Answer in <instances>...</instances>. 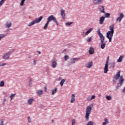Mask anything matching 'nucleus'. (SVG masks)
<instances>
[{"label": "nucleus", "instance_id": "f257e3e1", "mask_svg": "<svg viewBox=\"0 0 125 125\" xmlns=\"http://www.w3.org/2000/svg\"><path fill=\"white\" fill-rule=\"evenodd\" d=\"M119 78H120L119 80V83L120 84L119 86H122V84H123V83L125 82V79H124V77L123 76V75L121 76L120 71H118L117 73L114 76L115 80H113V83H117V81L119 80Z\"/></svg>", "mask_w": 125, "mask_h": 125}, {"label": "nucleus", "instance_id": "f03ea898", "mask_svg": "<svg viewBox=\"0 0 125 125\" xmlns=\"http://www.w3.org/2000/svg\"><path fill=\"white\" fill-rule=\"evenodd\" d=\"M114 24H111L109 27L110 31H108L106 33V38L108 39L109 42H112V38H113V36H114V33L115 32L114 31Z\"/></svg>", "mask_w": 125, "mask_h": 125}, {"label": "nucleus", "instance_id": "7ed1b4c3", "mask_svg": "<svg viewBox=\"0 0 125 125\" xmlns=\"http://www.w3.org/2000/svg\"><path fill=\"white\" fill-rule=\"evenodd\" d=\"M43 18V17L40 16L39 18L37 19L34 20L33 21L30 22L28 24V27H31V26H33V25H35V24H38V23H40L42 20V19Z\"/></svg>", "mask_w": 125, "mask_h": 125}, {"label": "nucleus", "instance_id": "20e7f679", "mask_svg": "<svg viewBox=\"0 0 125 125\" xmlns=\"http://www.w3.org/2000/svg\"><path fill=\"white\" fill-rule=\"evenodd\" d=\"M92 110V108L91 106H88L86 108V114L85 118L87 121H88V119H89V115H90L91 113V111Z\"/></svg>", "mask_w": 125, "mask_h": 125}, {"label": "nucleus", "instance_id": "39448f33", "mask_svg": "<svg viewBox=\"0 0 125 125\" xmlns=\"http://www.w3.org/2000/svg\"><path fill=\"white\" fill-rule=\"evenodd\" d=\"M51 21H54V22L56 23L57 26H58L59 25L58 21H57V20H56V18H55V17H54V16L53 15H51L49 16L47 18V22L49 23L50 22H51Z\"/></svg>", "mask_w": 125, "mask_h": 125}, {"label": "nucleus", "instance_id": "423d86ee", "mask_svg": "<svg viewBox=\"0 0 125 125\" xmlns=\"http://www.w3.org/2000/svg\"><path fill=\"white\" fill-rule=\"evenodd\" d=\"M97 33L100 38L101 42H104V41H105V37H104V36H103V34L101 33L100 29L97 30Z\"/></svg>", "mask_w": 125, "mask_h": 125}, {"label": "nucleus", "instance_id": "0eeeda50", "mask_svg": "<svg viewBox=\"0 0 125 125\" xmlns=\"http://www.w3.org/2000/svg\"><path fill=\"white\" fill-rule=\"evenodd\" d=\"M10 55V52L6 53L3 55L2 58L5 60H7V59L9 58Z\"/></svg>", "mask_w": 125, "mask_h": 125}, {"label": "nucleus", "instance_id": "6e6552de", "mask_svg": "<svg viewBox=\"0 0 125 125\" xmlns=\"http://www.w3.org/2000/svg\"><path fill=\"white\" fill-rule=\"evenodd\" d=\"M61 15L62 16V19L64 20L66 17V14H65V11L63 9H61Z\"/></svg>", "mask_w": 125, "mask_h": 125}, {"label": "nucleus", "instance_id": "1a4fd4ad", "mask_svg": "<svg viewBox=\"0 0 125 125\" xmlns=\"http://www.w3.org/2000/svg\"><path fill=\"white\" fill-rule=\"evenodd\" d=\"M93 3L95 5L97 4H101L103 2V0H93Z\"/></svg>", "mask_w": 125, "mask_h": 125}, {"label": "nucleus", "instance_id": "9d476101", "mask_svg": "<svg viewBox=\"0 0 125 125\" xmlns=\"http://www.w3.org/2000/svg\"><path fill=\"white\" fill-rule=\"evenodd\" d=\"M119 14L120 16L116 19V21L121 22V21H122V19L124 18V14L120 13Z\"/></svg>", "mask_w": 125, "mask_h": 125}, {"label": "nucleus", "instance_id": "9b49d317", "mask_svg": "<svg viewBox=\"0 0 125 125\" xmlns=\"http://www.w3.org/2000/svg\"><path fill=\"white\" fill-rule=\"evenodd\" d=\"M76 97V95L72 94L71 95V98L70 100V103H75V101H76V99L75 98Z\"/></svg>", "mask_w": 125, "mask_h": 125}, {"label": "nucleus", "instance_id": "f8f14e48", "mask_svg": "<svg viewBox=\"0 0 125 125\" xmlns=\"http://www.w3.org/2000/svg\"><path fill=\"white\" fill-rule=\"evenodd\" d=\"M99 10L101 13H105V8H104V6H101L99 8Z\"/></svg>", "mask_w": 125, "mask_h": 125}, {"label": "nucleus", "instance_id": "ddd939ff", "mask_svg": "<svg viewBox=\"0 0 125 125\" xmlns=\"http://www.w3.org/2000/svg\"><path fill=\"white\" fill-rule=\"evenodd\" d=\"M105 20V17H101L100 19V24L102 25L103 23H104V21Z\"/></svg>", "mask_w": 125, "mask_h": 125}, {"label": "nucleus", "instance_id": "4468645a", "mask_svg": "<svg viewBox=\"0 0 125 125\" xmlns=\"http://www.w3.org/2000/svg\"><path fill=\"white\" fill-rule=\"evenodd\" d=\"M80 59H78V58H73L71 59V61L70 63H69V65H71V64H74V63H76V62L75 61H77V60H79Z\"/></svg>", "mask_w": 125, "mask_h": 125}, {"label": "nucleus", "instance_id": "2eb2a0df", "mask_svg": "<svg viewBox=\"0 0 125 125\" xmlns=\"http://www.w3.org/2000/svg\"><path fill=\"white\" fill-rule=\"evenodd\" d=\"M57 66V62H56V61H53L52 62L51 67H52V68H56Z\"/></svg>", "mask_w": 125, "mask_h": 125}, {"label": "nucleus", "instance_id": "dca6fc26", "mask_svg": "<svg viewBox=\"0 0 125 125\" xmlns=\"http://www.w3.org/2000/svg\"><path fill=\"white\" fill-rule=\"evenodd\" d=\"M109 65H105L104 68V74H107L108 73V71L109 69L108 68Z\"/></svg>", "mask_w": 125, "mask_h": 125}, {"label": "nucleus", "instance_id": "f3484780", "mask_svg": "<svg viewBox=\"0 0 125 125\" xmlns=\"http://www.w3.org/2000/svg\"><path fill=\"white\" fill-rule=\"evenodd\" d=\"M105 46H106V43L104 42H101V48H102V49H104Z\"/></svg>", "mask_w": 125, "mask_h": 125}, {"label": "nucleus", "instance_id": "a211bd4d", "mask_svg": "<svg viewBox=\"0 0 125 125\" xmlns=\"http://www.w3.org/2000/svg\"><path fill=\"white\" fill-rule=\"evenodd\" d=\"M92 65H93L92 62H88L86 64V68H91Z\"/></svg>", "mask_w": 125, "mask_h": 125}, {"label": "nucleus", "instance_id": "6ab92c4d", "mask_svg": "<svg viewBox=\"0 0 125 125\" xmlns=\"http://www.w3.org/2000/svg\"><path fill=\"white\" fill-rule=\"evenodd\" d=\"M43 92L42 90H38L37 91V95L39 96H41V95H42Z\"/></svg>", "mask_w": 125, "mask_h": 125}, {"label": "nucleus", "instance_id": "aec40b11", "mask_svg": "<svg viewBox=\"0 0 125 125\" xmlns=\"http://www.w3.org/2000/svg\"><path fill=\"white\" fill-rule=\"evenodd\" d=\"M92 30H93V28H90L88 29V31H87L85 33V36H87V35H88V34H89L91 31H92Z\"/></svg>", "mask_w": 125, "mask_h": 125}, {"label": "nucleus", "instance_id": "412c9836", "mask_svg": "<svg viewBox=\"0 0 125 125\" xmlns=\"http://www.w3.org/2000/svg\"><path fill=\"white\" fill-rule=\"evenodd\" d=\"M89 54H93L94 53V48L91 47L89 50Z\"/></svg>", "mask_w": 125, "mask_h": 125}, {"label": "nucleus", "instance_id": "4be33fe9", "mask_svg": "<svg viewBox=\"0 0 125 125\" xmlns=\"http://www.w3.org/2000/svg\"><path fill=\"white\" fill-rule=\"evenodd\" d=\"M124 58V57L123 56H120L119 58V59L117 60L118 63H120L121 62H123V59Z\"/></svg>", "mask_w": 125, "mask_h": 125}, {"label": "nucleus", "instance_id": "5701e85b", "mask_svg": "<svg viewBox=\"0 0 125 125\" xmlns=\"http://www.w3.org/2000/svg\"><path fill=\"white\" fill-rule=\"evenodd\" d=\"M48 25H49V23L47 21V22L46 23V24L44 25V26L43 29L44 30H47V27H48Z\"/></svg>", "mask_w": 125, "mask_h": 125}, {"label": "nucleus", "instance_id": "b1692460", "mask_svg": "<svg viewBox=\"0 0 125 125\" xmlns=\"http://www.w3.org/2000/svg\"><path fill=\"white\" fill-rule=\"evenodd\" d=\"M33 101H34V99H30L28 100V104H29V105H31L33 102Z\"/></svg>", "mask_w": 125, "mask_h": 125}, {"label": "nucleus", "instance_id": "393cba45", "mask_svg": "<svg viewBox=\"0 0 125 125\" xmlns=\"http://www.w3.org/2000/svg\"><path fill=\"white\" fill-rule=\"evenodd\" d=\"M56 92H57V88H55L54 90H52V95H54Z\"/></svg>", "mask_w": 125, "mask_h": 125}, {"label": "nucleus", "instance_id": "a878e982", "mask_svg": "<svg viewBox=\"0 0 125 125\" xmlns=\"http://www.w3.org/2000/svg\"><path fill=\"white\" fill-rule=\"evenodd\" d=\"M11 25H12V23L10 22L9 23H6L5 26H6V27H7V28H10L11 27Z\"/></svg>", "mask_w": 125, "mask_h": 125}, {"label": "nucleus", "instance_id": "bb28decb", "mask_svg": "<svg viewBox=\"0 0 125 125\" xmlns=\"http://www.w3.org/2000/svg\"><path fill=\"white\" fill-rule=\"evenodd\" d=\"M0 86H1V87L4 86V81H2L0 82Z\"/></svg>", "mask_w": 125, "mask_h": 125}, {"label": "nucleus", "instance_id": "cd10ccee", "mask_svg": "<svg viewBox=\"0 0 125 125\" xmlns=\"http://www.w3.org/2000/svg\"><path fill=\"white\" fill-rule=\"evenodd\" d=\"M64 83H65V79H62L60 82V84L62 86H63V84H64Z\"/></svg>", "mask_w": 125, "mask_h": 125}, {"label": "nucleus", "instance_id": "c85d7f7f", "mask_svg": "<svg viewBox=\"0 0 125 125\" xmlns=\"http://www.w3.org/2000/svg\"><path fill=\"white\" fill-rule=\"evenodd\" d=\"M25 1H26V0H21L20 5L21 6H23V5H24V3H25Z\"/></svg>", "mask_w": 125, "mask_h": 125}, {"label": "nucleus", "instance_id": "c756f323", "mask_svg": "<svg viewBox=\"0 0 125 125\" xmlns=\"http://www.w3.org/2000/svg\"><path fill=\"white\" fill-rule=\"evenodd\" d=\"M16 95V94H12L11 96H10V98L11 99V100H12V99L13 98V97H15V96Z\"/></svg>", "mask_w": 125, "mask_h": 125}, {"label": "nucleus", "instance_id": "7c9ffc66", "mask_svg": "<svg viewBox=\"0 0 125 125\" xmlns=\"http://www.w3.org/2000/svg\"><path fill=\"white\" fill-rule=\"evenodd\" d=\"M5 0H1L0 1V6H1V5H2V4H3V3H4V1H5Z\"/></svg>", "mask_w": 125, "mask_h": 125}, {"label": "nucleus", "instance_id": "2f4dec72", "mask_svg": "<svg viewBox=\"0 0 125 125\" xmlns=\"http://www.w3.org/2000/svg\"><path fill=\"white\" fill-rule=\"evenodd\" d=\"M72 24H73V22H68L65 23L66 26H70V25H72Z\"/></svg>", "mask_w": 125, "mask_h": 125}, {"label": "nucleus", "instance_id": "473e14b6", "mask_svg": "<svg viewBox=\"0 0 125 125\" xmlns=\"http://www.w3.org/2000/svg\"><path fill=\"white\" fill-rule=\"evenodd\" d=\"M106 98L107 100H111V99H112V97H111V96H106Z\"/></svg>", "mask_w": 125, "mask_h": 125}, {"label": "nucleus", "instance_id": "72a5a7b5", "mask_svg": "<svg viewBox=\"0 0 125 125\" xmlns=\"http://www.w3.org/2000/svg\"><path fill=\"white\" fill-rule=\"evenodd\" d=\"M86 41L88 42H91V37H88Z\"/></svg>", "mask_w": 125, "mask_h": 125}, {"label": "nucleus", "instance_id": "f704fd0d", "mask_svg": "<svg viewBox=\"0 0 125 125\" xmlns=\"http://www.w3.org/2000/svg\"><path fill=\"white\" fill-rule=\"evenodd\" d=\"M5 34H2L0 36V41L1 40V39H2V38H5Z\"/></svg>", "mask_w": 125, "mask_h": 125}, {"label": "nucleus", "instance_id": "c9c22d12", "mask_svg": "<svg viewBox=\"0 0 125 125\" xmlns=\"http://www.w3.org/2000/svg\"><path fill=\"white\" fill-rule=\"evenodd\" d=\"M105 17H106V18H109V17H110V13H105Z\"/></svg>", "mask_w": 125, "mask_h": 125}, {"label": "nucleus", "instance_id": "e433bc0d", "mask_svg": "<svg viewBox=\"0 0 125 125\" xmlns=\"http://www.w3.org/2000/svg\"><path fill=\"white\" fill-rule=\"evenodd\" d=\"M27 119L28 123H32V119H31V117H30V116H28Z\"/></svg>", "mask_w": 125, "mask_h": 125}, {"label": "nucleus", "instance_id": "4c0bfd02", "mask_svg": "<svg viewBox=\"0 0 125 125\" xmlns=\"http://www.w3.org/2000/svg\"><path fill=\"white\" fill-rule=\"evenodd\" d=\"M68 59H69V57L68 56V55H66L64 56V60L65 61H67V60H68Z\"/></svg>", "mask_w": 125, "mask_h": 125}, {"label": "nucleus", "instance_id": "58836bf2", "mask_svg": "<svg viewBox=\"0 0 125 125\" xmlns=\"http://www.w3.org/2000/svg\"><path fill=\"white\" fill-rule=\"evenodd\" d=\"M72 122V125H76L75 122V119H72L71 120Z\"/></svg>", "mask_w": 125, "mask_h": 125}, {"label": "nucleus", "instance_id": "ea45409f", "mask_svg": "<svg viewBox=\"0 0 125 125\" xmlns=\"http://www.w3.org/2000/svg\"><path fill=\"white\" fill-rule=\"evenodd\" d=\"M87 125H93V123L91 121L88 122Z\"/></svg>", "mask_w": 125, "mask_h": 125}, {"label": "nucleus", "instance_id": "a19ab883", "mask_svg": "<svg viewBox=\"0 0 125 125\" xmlns=\"http://www.w3.org/2000/svg\"><path fill=\"white\" fill-rule=\"evenodd\" d=\"M95 99V95H92L91 97V101L93 100V99Z\"/></svg>", "mask_w": 125, "mask_h": 125}, {"label": "nucleus", "instance_id": "79ce46f5", "mask_svg": "<svg viewBox=\"0 0 125 125\" xmlns=\"http://www.w3.org/2000/svg\"><path fill=\"white\" fill-rule=\"evenodd\" d=\"M105 65H106L107 66H109V61L106 60Z\"/></svg>", "mask_w": 125, "mask_h": 125}, {"label": "nucleus", "instance_id": "37998d69", "mask_svg": "<svg viewBox=\"0 0 125 125\" xmlns=\"http://www.w3.org/2000/svg\"><path fill=\"white\" fill-rule=\"evenodd\" d=\"M87 100L88 101H91V99L90 97H88L87 98Z\"/></svg>", "mask_w": 125, "mask_h": 125}, {"label": "nucleus", "instance_id": "c03bdc74", "mask_svg": "<svg viewBox=\"0 0 125 125\" xmlns=\"http://www.w3.org/2000/svg\"><path fill=\"white\" fill-rule=\"evenodd\" d=\"M5 65H6V64L5 63H2V64L0 63V66H5Z\"/></svg>", "mask_w": 125, "mask_h": 125}, {"label": "nucleus", "instance_id": "a18cd8bd", "mask_svg": "<svg viewBox=\"0 0 125 125\" xmlns=\"http://www.w3.org/2000/svg\"><path fill=\"white\" fill-rule=\"evenodd\" d=\"M0 125H4V124L3 123V121H1L0 122Z\"/></svg>", "mask_w": 125, "mask_h": 125}, {"label": "nucleus", "instance_id": "49530a36", "mask_svg": "<svg viewBox=\"0 0 125 125\" xmlns=\"http://www.w3.org/2000/svg\"><path fill=\"white\" fill-rule=\"evenodd\" d=\"M30 83H29V85H32V83H31L32 82V79H30Z\"/></svg>", "mask_w": 125, "mask_h": 125}, {"label": "nucleus", "instance_id": "de8ad7c7", "mask_svg": "<svg viewBox=\"0 0 125 125\" xmlns=\"http://www.w3.org/2000/svg\"><path fill=\"white\" fill-rule=\"evenodd\" d=\"M36 64H37L36 61H34V65H36Z\"/></svg>", "mask_w": 125, "mask_h": 125}, {"label": "nucleus", "instance_id": "09e8293b", "mask_svg": "<svg viewBox=\"0 0 125 125\" xmlns=\"http://www.w3.org/2000/svg\"><path fill=\"white\" fill-rule=\"evenodd\" d=\"M44 89H45V91H46V90L47 89V88H46V87H44Z\"/></svg>", "mask_w": 125, "mask_h": 125}, {"label": "nucleus", "instance_id": "8fccbe9b", "mask_svg": "<svg viewBox=\"0 0 125 125\" xmlns=\"http://www.w3.org/2000/svg\"><path fill=\"white\" fill-rule=\"evenodd\" d=\"M66 49H64L63 51H62V53H63V52H65V51H66Z\"/></svg>", "mask_w": 125, "mask_h": 125}, {"label": "nucleus", "instance_id": "3c124183", "mask_svg": "<svg viewBox=\"0 0 125 125\" xmlns=\"http://www.w3.org/2000/svg\"><path fill=\"white\" fill-rule=\"evenodd\" d=\"M107 60L109 61V57H107Z\"/></svg>", "mask_w": 125, "mask_h": 125}, {"label": "nucleus", "instance_id": "603ef678", "mask_svg": "<svg viewBox=\"0 0 125 125\" xmlns=\"http://www.w3.org/2000/svg\"><path fill=\"white\" fill-rule=\"evenodd\" d=\"M38 52H39V54H41V52L40 51H38Z\"/></svg>", "mask_w": 125, "mask_h": 125}, {"label": "nucleus", "instance_id": "864d4df0", "mask_svg": "<svg viewBox=\"0 0 125 125\" xmlns=\"http://www.w3.org/2000/svg\"><path fill=\"white\" fill-rule=\"evenodd\" d=\"M119 88V85L117 86V89H118Z\"/></svg>", "mask_w": 125, "mask_h": 125}, {"label": "nucleus", "instance_id": "5fc2aeb1", "mask_svg": "<svg viewBox=\"0 0 125 125\" xmlns=\"http://www.w3.org/2000/svg\"><path fill=\"white\" fill-rule=\"evenodd\" d=\"M5 101H6V100H5V99H4V102H5Z\"/></svg>", "mask_w": 125, "mask_h": 125}, {"label": "nucleus", "instance_id": "6e6d98bb", "mask_svg": "<svg viewBox=\"0 0 125 125\" xmlns=\"http://www.w3.org/2000/svg\"><path fill=\"white\" fill-rule=\"evenodd\" d=\"M52 123H53L54 121H53V120H52Z\"/></svg>", "mask_w": 125, "mask_h": 125}]
</instances>
